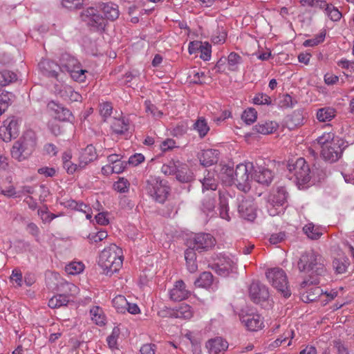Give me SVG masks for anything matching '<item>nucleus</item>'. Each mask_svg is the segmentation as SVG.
Segmentation results:
<instances>
[{
    "mask_svg": "<svg viewBox=\"0 0 354 354\" xmlns=\"http://www.w3.org/2000/svg\"><path fill=\"white\" fill-rule=\"evenodd\" d=\"M123 262V252L115 244L105 248L99 256L98 265L106 275H112L120 270Z\"/></svg>",
    "mask_w": 354,
    "mask_h": 354,
    "instance_id": "obj_1",
    "label": "nucleus"
},
{
    "mask_svg": "<svg viewBox=\"0 0 354 354\" xmlns=\"http://www.w3.org/2000/svg\"><path fill=\"white\" fill-rule=\"evenodd\" d=\"M324 259L319 254L309 251L303 253L297 262L300 272H304L309 277L324 276L326 272Z\"/></svg>",
    "mask_w": 354,
    "mask_h": 354,
    "instance_id": "obj_2",
    "label": "nucleus"
},
{
    "mask_svg": "<svg viewBox=\"0 0 354 354\" xmlns=\"http://www.w3.org/2000/svg\"><path fill=\"white\" fill-rule=\"evenodd\" d=\"M37 146V136L32 130L26 131L23 136L16 141L12 149L11 156L18 161L27 159L35 151Z\"/></svg>",
    "mask_w": 354,
    "mask_h": 354,
    "instance_id": "obj_3",
    "label": "nucleus"
},
{
    "mask_svg": "<svg viewBox=\"0 0 354 354\" xmlns=\"http://www.w3.org/2000/svg\"><path fill=\"white\" fill-rule=\"evenodd\" d=\"M145 189L147 194L159 203H164L169 193L167 183L154 176H150L146 180Z\"/></svg>",
    "mask_w": 354,
    "mask_h": 354,
    "instance_id": "obj_4",
    "label": "nucleus"
},
{
    "mask_svg": "<svg viewBox=\"0 0 354 354\" xmlns=\"http://www.w3.org/2000/svg\"><path fill=\"white\" fill-rule=\"evenodd\" d=\"M288 198V193L284 186L277 185L274 187L267 198L266 208L268 214L272 216L280 214Z\"/></svg>",
    "mask_w": 354,
    "mask_h": 354,
    "instance_id": "obj_5",
    "label": "nucleus"
},
{
    "mask_svg": "<svg viewBox=\"0 0 354 354\" xmlns=\"http://www.w3.org/2000/svg\"><path fill=\"white\" fill-rule=\"evenodd\" d=\"M266 278L272 286L285 298L291 295L288 278L284 270L280 268H274L267 270Z\"/></svg>",
    "mask_w": 354,
    "mask_h": 354,
    "instance_id": "obj_6",
    "label": "nucleus"
},
{
    "mask_svg": "<svg viewBox=\"0 0 354 354\" xmlns=\"http://www.w3.org/2000/svg\"><path fill=\"white\" fill-rule=\"evenodd\" d=\"M252 168H254L252 162L241 163L236 166L234 173L232 183H234L239 190L245 193L251 188L252 174L251 175L250 172Z\"/></svg>",
    "mask_w": 354,
    "mask_h": 354,
    "instance_id": "obj_7",
    "label": "nucleus"
},
{
    "mask_svg": "<svg viewBox=\"0 0 354 354\" xmlns=\"http://www.w3.org/2000/svg\"><path fill=\"white\" fill-rule=\"evenodd\" d=\"M288 169L293 173L299 186H304L310 181V171L304 158H298L294 164H289Z\"/></svg>",
    "mask_w": 354,
    "mask_h": 354,
    "instance_id": "obj_8",
    "label": "nucleus"
},
{
    "mask_svg": "<svg viewBox=\"0 0 354 354\" xmlns=\"http://www.w3.org/2000/svg\"><path fill=\"white\" fill-rule=\"evenodd\" d=\"M82 20L94 30H104L106 26V19L101 16L97 10L90 7L84 10L80 15Z\"/></svg>",
    "mask_w": 354,
    "mask_h": 354,
    "instance_id": "obj_9",
    "label": "nucleus"
},
{
    "mask_svg": "<svg viewBox=\"0 0 354 354\" xmlns=\"http://www.w3.org/2000/svg\"><path fill=\"white\" fill-rule=\"evenodd\" d=\"M189 244H191L198 252L202 253L212 249L216 244V240L210 234L199 233L190 239Z\"/></svg>",
    "mask_w": 354,
    "mask_h": 354,
    "instance_id": "obj_10",
    "label": "nucleus"
},
{
    "mask_svg": "<svg viewBox=\"0 0 354 354\" xmlns=\"http://www.w3.org/2000/svg\"><path fill=\"white\" fill-rule=\"evenodd\" d=\"M344 147V140H337L336 142L333 141L330 145L322 149L321 155L325 160L334 162L341 158Z\"/></svg>",
    "mask_w": 354,
    "mask_h": 354,
    "instance_id": "obj_11",
    "label": "nucleus"
},
{
    "mask_svg": "<svg viewBox=\"0 0 354 354\" xmlns=\"http://www.w3.org/2000/svg\"><path fill=\"white\" fill-rule=\"evenodd\" d=\"M212 269L222 277H227L233 272L236 268V263L229 257L220 255L212 265Z\"/></svg>",
    "mask_w": 354,
    "mask_h": 354,
    "instance_id": "obj_12",
    "label": "nucleus"
},
{
    "mask_svg": "<svg viewBox=\"0 0 354 354\" xmlns=\"http://www.w3.org/2000/svg\"><path fill=\"white\" fill-rule=\"evenodd\" d=\"M248 290L251 300L256 304L268 301L270 297L268 287L258 281H252Z\"/></svg>",
    "mask_w": 354,
    "mask_h": 354,
    "instance_id": "obj_13",
    "label": "nucleus"
},
{
    "mask_svg": "<svg viewBox=\"0 0 354 354\" xmlns=\"http://www.w3.org/2000/svg\"><path fill=\"white\" fill-rule=\"evenodd\" d=\"M19 132L18 120L15 118H9L0 127V138L4 142H9L12 137H16Z\"/></svg>",
    "mask_w": 354,
    "mask_h": 354,
    "instance_id": "obj_14",
    "label": "nucleus"
},
{
    "mask_svg": "<svg viewBox=\"0 0 354 354\" xmlns=\"http://www.w3.org/2000/svg\"><path fill=\"white\" fill-rule=\"evenodd\" d=\"M252 179L259 184L269 185L273 180V172L268 168L257 165L252 168Z\"/></svg>",
    "mask_w": 354,
    "mask_h": 354,
    "instance_id": "obj_15",
    "label": "nucleus"
},
{
    "mask_svg": "<svg viewBox=\"0 0 354 354\" xmlns=\"http://www.w3.org/2000/svg\"><path fill=\"white\" fill-rule=\"evenodd\" d=\"M256 206L254 201L251 198H245L241 201L238 207L240 216L248 221H253L256 216Z\"/></svg>",
    "mask_w": 354,
    "mask_h": 354,
    "instance_id": "obj_16",
    "label": "nucleus"
},
{
    "mask_svg": "<svg viewBox=\"0 0 354 354\" xmlns=\"http://www.w3.org/2000/svg\"><path fill=\"white\" fill-rule=\"evenodd\" d=\"M190 295V291L187 288L183 280H178L169 290V298L174 301H180L187 299Z\"/></svg>",
    "mask_w": 354,
    "mask_h": 354,
    "instance_id": "obj_17",
    "label": "nucleus"
},
{
    "mask_svg": "<svg viewBox=\"0 0 354 354\" xmlns=\"http://www.w3.org/2000/svg\"><path fill=\"white\" fill-rule=\"evenodd\" d=\"M241 322L251 331H257L261 329L263 325L261 316L259 314H246L241 316Z\"/></svg>",
    "mask_w": 354,
    "mask_h": 354,
    "instance_id": "obj_18",
    "label": "nucleus"
},
{
    "mask_svg": "<svg viewBox=\"0 0 354 354\" xmlns=\"http://www.w3.org/2000/svg\"><path fill=\"white\" fill-rule=\"evenodd\" d=\"M228 346L227 342L221 337L211 339L206 344L209 354H224Z\"/></svg>",
    "mask_w": 354,
    "mask_h": 354,
    "instance_id": "obj_19",
    "label": "nucleus"
},
{
    "mask_svg": "<svg viewBox=\"0 0 354 354\" xmlns=\"http://www.w3.org/2000/svg\"><path fill=\"white\" fill-rule=\"evenodd\" d=\"M97 155L95 148L92 145H88L82 149L79 158V167L80 169H84L91 162L97 159Z\"/></svg>",
    "mask_w": 354,
    "mask_h": 354,
    "instance_id": "obj_20",
    "label": "nucleus"
},
{
    "mask_svg": "<svg viewBox=\"0 0 354 354\" xmlns=\"http://www.w3.org/2000/svg\"><path fill=\"white\" fill-rule=\"evenodd\" d=\"M226 60L227 61L228 69L231 71H238L239 65L242 63V57L239 54L232 52L230 53L227 58H221L217 62L215 68L220 71L221 66L225 64Z\"/></svg>",
    "mask_w": 354,
    "mask_h": 354,
    "instance_id": "obj_21",
    "label": "nucleus"
},
{
    "mask_svg": "<svg viewBox=\"0 0 354 354\" xmlns=\"http://www.w3.org/2000/svg\"><path fill=\"white\" fill-rule=\"evenodd\" d=\"M39 67L45 75L58 79L59 71L61 69L59 65L55 62L48 59L42 60L39 62Z\"/></svg>",
    "mask_w": 354,
    "mask_h": 354,
    "instance_id": "obj_22",
    "label": "nucleus"
},
{
    "mask_svg": "<svg viewBox=\"0 0 354 354\" xmlns=\"http://www.w3.org/2000/svg\"><path fill=\"white\" fill-rule=\"evenodd\" d=\"M206 171L207 173L204 177L200 180L202 184L203 192H204L205 190L215 191L218 187L216 171L207 170Z\"/></svg>",
    "mask_w": 354,
    "mask_h": 354,
    "instance_id": "obj_23",
    "label": "nucleus"
},
{
    "mask_svg": "<svg viewBox=\"0 0 354 354\" xmlns=\"http://www.w3.org/2000/svg\"><path fill=\"white\" fill-rule=\"evenodd\" d=\"M99 8L103 12L105 19L114 21L119 17L118 6L115 3L112 2L100 3Z\"/></svg>",
    "mask_w": 354,
    "mask_h": 354,
    "instance_id": "obj_24",
    "label": "nucleus"
},
{
    "mask_svg": "<svg viewBox=\"0 0 354 354\" xmlns=\"http://www.w3.org/2000/svg\"><path fill=\"white\" fill-rule=\"evenodd\" d=\"M48 107L55 112V118L60 121H70L71 118H73L71 112L68 109L54 102H49Z\"/></svg>",
    "mask_w": 354,
    "mask_h": 354,
    "instance_id": "obj_25",
    "label": "nucleus"
},
{
    "mask_svg": "<svg viewBox=\"0 0 354 354\" xmlns=\"http://www.w3.org/2000/svg\"><path fill=\"white\" fill-rule=\"evenodd\" d=\"M218 160V151L216 149L203 150L199 155V160L201 165L205 167L212 165Z\"/></svg>",
    "mask_w": 354,
    "mask_h": 354,
    "instance_id": "obj_26",
    "label": "nucleus"
},
{
    "mask_svg": "<svg viewBox=\"0 0 354 354\" xmlns=\"http://www.w3.org/2000/svg\"><path fill=\"white\" fill-rule=\"evenodd\" d=\"M58 95L64 100L70 102H78L82 99L81 95L75 91L71 86L67 84L61 86L58 91Z\"/></svg>",
    "mask_w": 354,
    "mask_h": 354,
    "instance_id": "obj_27",
    "label": "nucleus"
},
{
    "mask_svg": "<svg viewBox=\"0 0 354 354\" xmlns=\"http://www.w3.org/2000/svg\"><path fill=\"white\" fill-rule=\"evenodd\" d=\"M81 66L79 61L73 56L64 53L60 58V69L65 70L68 73L73 71Z\"/></svg>",
    "mask_w": 354,
    "mask_h": 354,
    "instance_id": "obj_28",
    "label": "nucleus"
},
{
    "mask_svg": "<svg viewBox=\"0 0 354 354\" xmlns=\"http://www.w3.org/2000/svg\"><path fill=\"white\" fill-rule=\"evenodd\" d=\"M337 115L335 109L331 106L320 108L317 111L316 117L319 122H326L331 121Z\"/></svg>",
    "mask_w": 354,
    "mask_h": 354,
    "instance_id": "obj_29",
    "label": "nucleus"
},
{
    "mask_svg": "<svg viewBox=\"0 0 354 354\" xmlns=\"http://www.w3.org/2000/svg\"><path fill=\"white\" fill-rule=\"evenodd\" d=\"M129 128V120L122 117L114 118L111 122L113 132L118 135H123L128 131Z\"/></svg>",
    "mask_w": 354,
    "mask_h": 354,
    "instance_id": "obj_30",
    "label": "nucleus"
},
{
    "mask_svg": "<svg viewBox=\"0 0 354 354\" xmlns=\"http://www.w3.org/2000/svg\"><path fill=\"white\" fill-rule=\"evenodd\" d=\"M176 178L180 183H189L194 180V175L186 165L180 163L176 173Z\"/></svg>",
    "mask_w": 354,
    "mask_h": 354,
    "instance_id": "obj_31",
    "label": "nucleus"
},
{
    "mask_svg": "<svg viewBox=\"0 0 354 354\" xmlns=\"http://www.w3.org/2000/svg\"><path fill=\"white\" fill-rule=\"evenodd\" d=\"M73 301L71 297L65 294H59L53 296L48 301V306L51 308H60L66 306L71 301Z\"/></svg>",
    "mask_w": 354,
    "mask_h": 354,
    "instance_id": "obj_32",
    "label": "nucleus"
},
{
    "mask_svg": "<svg viewBox=\"0 0 354 354\" xmlns=\"http://www.w3.org/2000/svg\"><path fill=\"white\" fill-rule=\"evenodd\" d=\"M277 124L272 121L259 122L254 127V130L263 135L273 133L277 129Z\"/></svg>",
    "mask_w": 354,
    "mask_h": 354,
    "instance_id": "obj_33",
    "label": "nucleus"
},
{
    "mask_svg": "<svg viewBox=\"0 0 354 354\" xmlns=\"http://www.w3.org/2000/svg\"><path fill=\"white\" fill-rule=\"evenodd\" d=\"M193 129L196 131L201 138H203L209 131V127L207 120L203 117H199L193 125Z\"/></svg>",
    "mask_w": 354,
    "mask_h": 354,
    "instance_id": "obj_34",
    "label": "nucleus"
},
{
    "mask_svg": "<svg viewBox=\"0 0 354 354\" xmlns=\"http://www.w3.org/2000/svg\"><path fill=\"white\" fill-rule=\"evenodd\" d=\"M176 318L189 319L193 316V310L190 306L182 304L173 313Z\"/></svg>",
    "mask_w": 354,
    "mask_h": 354,
    "instance_id": "obj_35",
    "label": "nucleus"
},
{
    "mask_svg": "<svg viewBox=\"0 0 354 354\" xmlns=\"http://www.w3.org/2000/svg\"><path fill=\"white\" fill-rule=\"evenodd\" d=\"M303 230L307 236L312 240H317L323 234V230L319 227H316L313 223L306 225Z\"/></svg>",
    "mask_w": 354,
    "mask_h": 354,
    "instance_id": "obj_36",
    "label": "nucleus"
},
{
    "mask_svg": "<svg viewBox=\"0 0 354 354\" xmlns=\"http://www.w3.org/2000/svg\"><path fill=\"white\" fill-rule=\"evenodd\" d=\"M214 277L211 272H204L195 281L194 284L199 288H207L211 286L213 283Z\"/></svg>",
    "mask_w": 354,
    "mask_h": 354,
    "instance_id": "obj_37",
    "label": "nucleus"
},
{
    "mask_svg": "<svg viewBox=\"0 0 354 354\" xmlns=\"http://www.w3.org/2000/svg\"><path fill=\"white\" fill-rule=\"evenodd\" d=\"M337 140L341 139L339 137L335 136L333 132L324 133L316 139L317 144L320 146L321 149L330 145L333 141L336 142Z\"/></svg>",
    "mask_w": 354,
    "mask_h": 354,
    "instance_id": "obj_38",
    "label": "nucleus"
},
{
    "mask_svg": "<svg viewBox=\"0 0 354 354\" xmlns=\"http://www.w3.org/2000/svg\"><path fill=\"white\" fill-rule=\"evenodd\" d=\"M216 194H213L211 196H205L202 201L201 209L202 211L208 214L214 211L216 205Z\"/></svg>",
    "mask_w": 354,
    "mask_h": 354,
    "instance_id": "obj_39",
    "label": "nucleus"
},
{
    "mask_svg": "<svg viewBox=\"0 0 354 354\" xmlns=\"http://www.w3.org/2000/svg\"><path fill=\"white\" fill-rule=\"evenodd\" d=\"M112 304L118 313H124L127 311V306H128V301L124 296H116L113 299Z\"/></svg>",
    "mask_w": 354,
    "mask_h": 354,
    "instance_id": "obj_40",
    "label": "nucleus"
},
{
    "mask_svg": "<svg viewBox=\"0 0 354 354\" xmlns=\"http://www.w3.org/2000/svg\"><path fill=\"white\" fill-rule=\"evenodd\" d=\"M14 95L10 92H3L0 94V115L3 114L12 103Z\"/></svg>",
    "mask_w": 354,
    "mask_h": 354,
    "instance_id": "obj_41",
    "label": "nucleus"
},
{
    "mask_svg": "<svg viewBox=\"0 0 354 354\" xmlns=\"http://www.w3.org/2000/svg\"><path fill=\"white\" fill-rule=\"evenodd\" d=\"M91 319L96 324L102 326L106 324L105 317L103 315L102 310L98 306H94L90 310Z\"/></svg>",
    "mask_w": 354,
    "mask_h": 354,
    "instance_id": "obj_42",
    "label": "nucleus"
},
{
    "mask_svg": "<svg viewBox=\"0 0 354 354\" xmlns=\"http://www.w3.org/2000/svg\"><path fill=\"white\" fill-rule=\"evenodd\" d=\"M220 167L221 169L218 177L225 183L229 184L232 183L234 173L233 168L227 165Z\"/></svg>",
    "mask_w": 354,
    "mask_h": 354,
    "instance_id": "obj_43",
    "label": "nucleus"
},
{
    "mask_svg": "<svg viewBox=\"0 0 354 354\" xmlns=\"http://www.w3.org/2000/svg\"><path fill=\"white\" fill-rule=\"evenodd\" d=\"M17 80V75L10 71L0 72V86H5Z\"/></svg>",
    "mask_w": 354,
    "mask_h": 354,
    "instance_id": "obj_44",
    "label": "nucleus"
},
{
    "mask_svg": "<svg viewBox=\"0 0 354 354\" xmlns=\"http://www.w3.org/2000/svg\"><path fill=\"white\" fill-rule=\"evenodd\" d=\"M180 163L179 161L170 160L162 166L161 171L165 175H176Z\"/></svg>",
    "mask_w": 354,
    "mask_h": 354,
    "instance_id": "obj_45",
    "label": "nucleus"
},
{
    "mask_svg": "<svg viewBox=\"0 0 354 354\" xmlns=\"http://www.w3.org/2000/svg\"><path fill=\"white\" fill-rule=\"evenodd\" d=\"M349 263L345 258L335 259L333 261V266L335 272L338 274L344 273L348 268Z\"/></svg>",
    "mask_w": 354,
    "mask_h": 354,
    "instance_id": "obj_46",
    "label": "nucleus"
},
{
    "mask_svg": "<svg viewBox=\"0 0 354 354\" xmlns=\"http://www.w3.org/2000/svg\"><path fill=\"white\" fill-rule=\"evenodd\" d=\"M84 268V266L82 262L75 261L68 264L65 268V270L68 274L75 275L82 272Z\"/></svg>",
    "mask_w": 354,
    "mask_h": 354,
    "instance_id": "obj_47",
    "label": "nucleus"
},
{
    "mask_svg": "<svg viewBox=\"0 0 354 354\" xmlns=\"http://www.w3.org/2000/svg\"><path fill=\"white\" fill-rule=\"evenodd\" d=\"M257 118V111L253 108H249L247 110H245L242 115L241 118L242 120L248 124H250L253 123Z\"/></svg>",
    "mask_w": 354,
    "mask_h": 354,
    "instance_id": "obj_48",
    "label": "nucleus"
},
{
    "mask_svg": "<svg viewBox=\"0 0 354 354\" xmlns=\"http://www.w3.org/2000/svg\"><path fill=\"white\" fill-rule=\"evenodd\" d=\"M326 15L333 21H338L342 17V12L333 4L326 8Z\"/></svg>",
    "mask_w": 354,
    "mask_h": 354,
    "instance_id": "obj_49",
    "label": "nucleus"
},
{
    "mask_svg": "<svg viewBox=\"0 0 354 354\" xmlns=\"http://www.w3.org/2000/svg\"><path fill=\"white\" fill-rule=\"evenodd\" d=\"M86 70H84L81 68V66L78 68H75L73 71L69 72L71 77L76 82H83L86 80Z\"/></svg>",
    "mask_w": 354,
    "mask_h": 354,
    "instance_id": "obj_50",
    "label": "nucleus"
},
{
    "mask_svg": "<svg viewBox=\"0 0 354 354\" xmlns=\"http://www.w3.org/2000/svg\"><path fill=\"white\" fill-rule=\"evenodd\" d=\"M253 102L258 105H270L272 103V100L267 94L261 93L256 94L253 98Z\"/></svg>",
    "mask_w": 354,
    "mask_h": 354,
    "instance_id": "obj_51",
    "label": "nucleus"
},
{
    "mask_svg": "<svg viewBox=\"0 0 354 354\" xmlns=\"http://www.w3.org/2000/svg\"><path fill=\"white\" fill-rule=\"evenodd\" d=\"M129 181L124 178H120L119 180L113 184L115 190L120 193L127 192L129 189Z\"/></svg>",
    "mask_w": 354,
    "mask_h": 354,
    "instance_id": "obj_52",
    "label": "nucleus"
},
{
    "mask_svg": "<svg viewBox=\"0 0 354 354\" xmlns=\"http://www.w3.org/2000/svg\"><path fill=\"white\" fill-rule=\"evenodd\" d=\"M297 103L296 100H294L292 97L288 94H284L282 95L279 100V106L281 108H292Z\"/></svg>",
    "mask_w": 354,
    "mask_h": 354,
    "instance_id": "obj_53",
    "label": "nucleus"
},
{
    "mask_svg": "<svg viewBox=\"0 0 354 354\" xmlns=\"http://www.w3.org/2000/svg\"><path fill=\"white\" fill-rule=\"evenodd\" d=\"M325 36H326L325 32H321L319 35H317L314 38L306 40L304 42L303 45L305 47H308V46L312 47V46H317L324 41Z\"/></svg>",
    "mask_w": 354,
    "mask_h": 354,
    "instance_id": "obj_54",
    "label": "nucleus"
},
{
    "mask_svg": "<svg viewBox=\"0 0 354 354\" xmlns=\"http://www.w3.org/2000/svg\"><path fill=\"white\" fill-rule=\"evenodd\" d=\"M10 279L13 284L16 283V286L21 287L22 286L23 277L20 270L17 268L14 269Z\"/></svg>",
    "mask_w": 354,
    "mask_h": 354,
    "instance_id": "obj_55",
    "label": "nucleus"
},
{
    "mask_svg": "<svg viewBox=\"0 0 354 354\" xmlns=\"http://www.w3.org/2000/svg\"><path fill=\"white\" fill-rule=\"evenodd\" d=\"M220 216L227 221H230L231 219L228 213V207L225 198H220Z\"/></svg>",
    "mask_w": 354,
    "mask_h": 354,
    "instance_id": "obj_56",
    "label": "nucleus"
},
{
    "mask_svg": "<svg viewBox=\"0 0 354 354\" xmlns=\"http://www.w3.org/2000/svg\"><path fill=\"white\" fill-rule=\"evenodd\" d=\"M62 5L68 10H76L80 9L82 3L80 0H62Z\"/></svg>",
    "mask_w": 354,
    "mask_h": 354,
    "instance_id": "obj_57",
    "label": "nucleus"
},
{
    "mask_svg": "<svg viewBox=\"0 0 354 354\" xmlns=\"http://www.w3.org/2000/svg\"><path fill=\"white\" fill-rule=\"evenodd\" d=\"M108 234L106 231H99L97 233L90 234L88 236L91 243H98L105 239Z\"/></svg>",
    "mask_w": 354,
    "mask_h": 354,
    "instance_id": "obj_58",
    "label": "nucleus"
},
{
    "mask_svg": "<svg viewBox=\"0 0 354 354\" xmlns=\"http://www.w3.org/2000/svg\"><path fill=\"white\" fill-rule=\"evenodd\" d=\"M204 76L205 73L203 72H199L196 70H193L189 73V78L190 79V82L197 84L203 83L201 77Z\"/></svg>",
    "mask_w": 354,
    "mask_h": 354,
    "instance_id": "obj_59",
    "label": "nucleus"
},
{
    "mask_svg": "<svg viewBox=\"0 0 354 354\" xmlns=\"http://www.w3.org/2000/svg\"><path fill=\"white\" fill-rule=\"evenodd\" d=\"M112 110V105L109 102H104L100 105V115L104 118H106L111 115Z\"/></svg>",
    "mask_w": 354,
    "mask_h": 354,
    "instance_id": "obj_60",
    "label": "nucleus"
},
{
    "mask_svg": "<svg viewBox=\"0 0 354 354\" xmlns=\"http://www.w3.org/2000/svg\"><path fill=\"white\" fill-rule=\"evenodd\" d=\"M211 45L208 43L205 44H202V47H200L201 58L205 61L209 60L211 57Z\"/></svg>",
    "mask_w": 354,
    "mask_h": 354,
    "instance_id": "obj_61",
    "label": "nucleus"
},
{
    "mask_svg": "<svg viewBox=\"0 0 354 354\" xmlns=\"http://www.w3.org/2000/svg\"><path fill=\"white\" fill-rule=\"evenodd\" d=\"M146 111L151 113V114L155 118H160L162 113L158 111L156 107L152 104L149 101L145 102Z\"/></svg>",
    "mask_w": 354,
    "mask_h": 354,
    "instance_id": "obj_62",
    "label": "nucleus"
},
{
    "mask_svg": "<svg viewBox=\"0 0 354 354\" xmlns=\"http://www.w3.org/2000/svg\"><path fill=\"white\" fill-rule=\"evenodd\" d=\"M118 329L114 328L111 335L107 337V343L111 348H117V337L118 336Z\"/></svg>",
    "mask_w": 354,
    "mask_h": 354,
    "instance_id": "obj_63",
    "label": "nucleus"
},
{
    "mask_svg": "<svg viewBox=\"0 0 354 354\" xmlns=\"http://www.w3.org/2000/svg\"><path fill=\"white\" fill-rule=\"evenodd\" d=\"M156 346L153 344H144L140 349L141 354H156Z\"/></svg>",
    "mask_w": 354,
    "mask_h": 354,
    "instance_id": "obj_64",
    "label": "nucleus"
}]
</instances>
